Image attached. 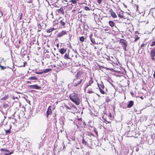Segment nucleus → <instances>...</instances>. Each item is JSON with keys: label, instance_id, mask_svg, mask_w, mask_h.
Segmentation results:
<instances>
[{"label": "nucleus", "instance_id": "1", "mask_svg": "<svg viewBox=\"0 0 155 155\" xmlns=\"http://www.w3.org/2000/svg\"><path fill=\"white\" fill-rule=\"evenodd\" d=\"M69 97L71 100L77 105H79L80 100L79 99L78 95L75 93H73L70 94Z\"/></svg>", "mask_w": 155, "mask_h": 155}, {"label": "nucleus", "instance_id": "2", "mask_svg": "<svg viewBox=\"0 0 155 155\" xmlns=\"http://www.w3.org/2000/svg\"><path fill=\"white\" fill-rule=\"evenodd\" d=\"M150 57L152 60L155 63V49L151 50L150 52Z\"/></svg>", "mask_w": 155, "mask_h": 155}, {"label": "nucleus", "instance_id": "3", "mask_svg": "<svg viewBox=\"0 0 155 155\" xmlns=\"http://www.w3.org/2000/svg\"><path fill=\"white\" fill-rule=\"evenodd\" d=\"M82 81V80L76 77V78L74 79L73 81L74 86L75 87L77 86L78 85L80 84Z\"/></svg>", "mask_w": 155, "mask_h": 155}, {"label": "nucleus", "instance_id": "4", "mask_svg": "<svg viewBox=\"0 0 155 155\" xmlns=\"http://www.w3.org/2000/svg\"><path fill=\"white\" fill-rule=\"evenodd\" d=\"M66 21V20L63 18L60 20L59 23H60V26L61 28H64L65 27V25Z\"/></svg>", "mask_w": 155, "mask_h": 155}, {"label": "nucleus", "instance_id": "5", "mask_svg": "<svg viewBox=\"0 0 155 155\" xmlns=\"http://www.w3.org/2000/svg\"><path fill=\"white\" fill-rule=\"evenodd\" d=\"M120 43L122 45V47L127 46V42L126 41L123 39H121L120 40Z\"/></svg>", "mask_w": 155, "mask_h": 155}, {"label": "nucleus", "instance_id": "6", "mask_svg": "<svg viewBox=\"0 0 155 155\" xmlns=\"http://www.w3.org/2000/svg\"><path fill=\"white\" fill-rule=\"evenodd\" d=\"M76 77L82 80L84 78V74L81 72H78L77 74Z\"/></svg>", "mask_w": 155, "mask_h": 155}, {"label": "nucleus", "instance_id": "7", "mask_svg": "<svg viewBox=\"0 0 155 155\" xmlns=\"http://www.w3.org/2000/svg\"><path fill=\"white\" fill-rule=\"evenodd\" d=\"M67 34V32L65 30L62 31L61 32H58L57 36L58 37H60L62 36L63 35H66Z\"/></svg>", "mask_w": 155, "mask_h": 155}, {"label": "nucleus", "instance_id": "8", "mask_svg": "<svg viewBox=\"0 0 155 155\" xmlns=\"http://www.w3.org/2000/svg\"><path fill=\"white\" fill-rule=\"evenodd\" d=\"M28 87L31 89H40L41 88V87L38 86L37 84H35L33 85H30L28 86Z\"/></svg>", "mask_w": 155, "mask_h": 155}, {"label": "nucleus", "instance_id": "9", "mask_svg": "<svg viewBox=\"0 0 155 155\" xmlns=\"http://www.w3.org/2000/svg\"><path fill=\"white\" fill-rule=\"evenodd\" d=\"M77 123L74 122V124L77 126L78 128L79 127L78 125H80L81 124L82 119L81 118H79L77 119L76 121Z\"/></svg>", "mask_w": 155, "mask_h": 155}, {"label": "nucleus", "instance_id": "10", "mask_svg": "<svg viewBox=\"0 0 155 155\" xmlns=\"http://www.w3.org/2000/svg\"><path fill=\"white\" fill-rule=\"evenodd\" d=\"M94 80L92 78H91L88 83H87L85 84V88L86 89L89 86L91 85L93 83Z\"/></svg>", "mask_w": 155, "mask_h": 155}, {"label": "nucleus", "instance_id": "11", "mask_svg": "<svg viewBox=\"0 0 155 155\" xmlns=\"http://www.w3.org/2000/svg\"><path fill=\"white\" fill-rule=\"evenodd\" d=\"M51 106H50L48 108L46 112L47 117V118L48 117L49 115H51L52 113V110L51 109Z\"/></svg>", "mask_w": 155, "mask_h": 155}, {"label": "nucleus", "instance_id": "12", "mask_svg": "<svg viewBox=\"0 0 155 155\" xmlns=\"http://www.w3.org/2000/svg\"><path fill=\"white\" fill-rule=\"evenodd\" d=\"M63 65L64 64L61 61H59L58 62L57 64V68L58 69L61 68L63 67Z\"/></svg>", "mask_w": 155, "mask_h": 155}, {"label": "nucleus", "instance_id": "13", "mask_svg": "<svg viewBox=\"0 0 155 155\" xmlns=\"http://www.w3.org/2000/svg\"><path fill=\"white\" fill-rule=\"evenodd\" d=\"M110 14L111 16L114 18H116L117 16L115 13L111 9L110 10Z\"/></svg>", "mask_w": 155, "mask_h": 155}, {"label": "nucleus", "instance_id": "14", "mask_svg": "<svg viewBox=\"0 0 155 155\" xmlns=\"http://www.w3.org/2000/svg\"><path fill=\"white\" fill-rule=\"evenodd\" d=\"M66 49H65L64 48H62L60 49L59 52L61 54H63L66 52Z\"/></svg>", "mask_w": 155, "mask_h": 155}, {"label": "nucleus", "instance_id": "15", "mask_svg": "<svg viewBox=\"0 0 155 155\" xmlns=\"http://www.w3.org/2000/svg\"><path fill=\"white\" fill-rule=\"evenodd\" d=\"M134 105V102L132 101H129L128 104L127 105L128 108H130L131 107Z\"/></svg>", "mask_w": 155, "mask_h": 155}, {"label": "nucleus", "instance_id": "16", "mask_svg": "<svg viewBox=\"0 0 155 155\" xmlns=\"http://www.w3.org/2000/svg\"><path fill=\"white\" fill-rule=\"evenodd\" d=\"M123 12L121 11V13L118 14V15L119 17L121 18H124L125 19V17L123 16Z\"/></svg>", "mask_w": 155, "mask_h": 155}, {"label": "nucleus", "instance_id": "17", "mask_svg": "<svg viewBox=\"0 0 155 155\" xmlns=\"http://www.w3.org/2000/svg\"><path fill=\"white\" fill-rule=\"evenodd\" d=\"M64 58L66 59H70L69 56V53L68 52L66 53L64 55Z\"/></svg>", "mask_w": 155, "mask_h": 155}, {"label": "nucleus", "instance_id": "18", "mask_svg": "<svg viewBox=\"0 0 155 155\" xmlns=\"http://www.w3.org/2000/svg\"><path fill=\"white\" fill-rule=\"evenodd\" d=\"M57 11L58 13H61L63 14L64 13V9L62 8H61L59 9H58Z\"/></svg>", "mask_w": 155, "mask_h": 155}, {"label": "nucleus", "instance_id": "19", "mask_svg": "<svg viewBox=\"0 0 155 155\" xmlns=\"http://www.w3.org/2000/svg\"><path fill=\"white\" fill-rule=\"evenodd\" d=\"M0 67L1 68V69H0L1 70H4L5 69H6L7 68H10L11 69H12V68H10L8 66L5 67V66H2L1 65L0 63Z\"/></svg>", "mask_w": 155, "mask_h": 155}, {"label": "nucleus", "instance_id": "20", "mask_svg": "<svg viewBox=\"0 0 155 155\" xmlns=\"http://www.w3.org/2000/svg\"><path fill=\"white\" fill-rule=\"evenodd\" d=\"M109 25L111 27H113L115 23L113 21H109Z\"/></svg>", "mask_w": 155, "mask_h": 155}, {"label": "nucleus", "instance_id": "21", "mask_svg": "<svg viewBox=\"0 0 155 155\" xmlns=\"http://www.w3.org/2000/svg\"><path fill=\"white\" fill-rule=\"evenodd\" d=\"M37 77L35 76H32L28 78L29 80H37Z\"/></svg>", "mask_w": 155, "mask_h": 155}, {"label": "nucleus", "instance_id": "22", "mask_svg": "<svg viewBox=\"0 0 155 155\" xmlns=\"http://www.w3.org/2000/svg\"><path fill=\"white\" fill-rule=\"evenodd\" d=\"M51 69L50 68L46 69L43 71V73H46L50 71H51Z\"/></svg>", "mask_w": 155, "mask_h": 155}, {"label": "nucleus", "instance_id": "23", "mask_svg": "<svg viewBox=\"0 0 155 155\" xmlns=\"http://www.w3.org/2000/svg\"><path fill=\"white\" fill-rule=\"evenodd\" d=\"M54 30V28H51L50 29H48L47 31L48 33H50L53 31Z\"/></svg>", "mask_w": 155, "mask_h": 155}, {"label": "nucleus", "instance_id": "24", "mask_svg": "<svg viewBox=\"0 0 155 155\" xmlns=\"http://www.w3.org/2000/svg\"><path fill=\"white\" fill-rule=\"evenodd\" d=\"M85 38L83 36H81L79 38V40L81 41V42H83L84 41Z\"/></svg>", "mask_w": 155, "mask_h": 155}, {"label": "nucleus", "instance_id": "25", "mask_svg": "<svg viewBox=\"0 0 155 155\" xmlns=\"http://www.w3.org/2000/svg\"><path fill=\"white\" fill-rule=\"evenodd\" d=\"M90 40L91 42L94 44H96V43L95 42L94 39L91 37H90Z\"/></svg>", "mask_w": 155, "mask_h": 155}, {"label": "nucleus", "instance_id": "26", "mask_svg": "<svg viewBox=\"0 0 155 155\" xmlns=\"http://www.w3.org/2000/svg\"><path fill=\"white\" fill-rule=\"evenodd\" d=\"M82 143L84 145H87V142L86 141L84 140V139H83L82 141Z\"/></svg>", "mask_w": 155, "mask_h": 155}, {"label": "nucleus", "instance_id": "27", "mask_svg": "<svg viewBox=\"0 0 155 155\" xmlns=\"http://www.w3.org/2000/svg\"><path fill=\"white\" fill-rule=\"evenodd\" d=\"M38 145L39 146V148L41 147L42 146H43V143L42 142H40L39 143H38Z\"/></svg>", "mask_w": 155, "mask_h": 155}, {"label": "nucleus", "instance_id": "28", "mask_svg": "<svg viewBox=\"0 0 155 155\" xmlns=\"http://www.w3.org/2000/svg\"><path fill=\"white\" fill-rule=\"evenodd\" d=\"M1 151H5L6 152H9V151L8 150L5 149H1Z\"/></svg>", "mask_w": 155, "mask_h": 155}, {"label": "nucleus", "instance_id": "29", "mask_svg": "<svg viewBox=\"0 0 155 155\" xmlns=\"http://www.w3.org/2000/svg\"><path fill=\"white\" fill-rule=\"evenodd\" d=\"M146 45V44H142L139 47V49H140L143 47L144 46Z\"/></svg>", "mask_w": 155, "mask_h": 155}, {"label": "nucleus", "instance_id": "30", "mask_svg": "<svg viewBox=\"0 0 155 155\" xmlns=\"http://www.w3.org/2000/svg\"><path fill=\"white\" fill-rule=\"evenodd\" d=\"M9 107L8 104H5L3 105V107L5 108H7Z\"/></svg>", "mask_w": 155, "mask_h": 155}, {"label": "nucleus", "instance_id": "31", "mask_svg": "<svg viewBox=\"0 0 155 155\" xmlns=\"http://www.w3.org/2000/svg\"><path fill=\"white\" fill-rule=\"evenodd\" d=\"M99 86L101 87V88H102V89H104V85H103V83H102L101 84H100Z\"/></svg>", "mask_w": 155, "mask_h": 155}, {"label": "nucleus", "instance_id": "32", "mask_svg": "<svg viewBox=\"0 0 155 155\" xmlns=\"http://www.w3.org/2000/svg\"><path fill=\"white\" fill-rule=\"evenodd\" d=\"M87 93L89 94L94 93L93 91H92L91 89H89L87 91Z\"/></svg>", "mask_w": 155, "mask_h": 155}, {"label": "nucleus", "instance_id": "33", "mask_svg": "<svg viewBox=\"0 0 155 155\" xmlns=\"http://www.w3.org/2000/svg\"><path fill=\"white\" fill-rule=\"evenodd\" d=\"M84 9L86 11H89L90 10V8L89 7L87 6H85L84 7Z\"/></svg>", "mask_w": 155, "mask_h": 155}, {"label": "nucleus", "instance_id": "34", "mask_svg": "<svg viewBox=\"0 0 155 155\" xmlns=\"http://www.w3.org/2000/svg\"><path fill=\"white\" fill-rule=\"evenodd\" d=\"M35 74H43V71H42L41 72L36 71V72H35Z\"/></svg>", "mask_w": 155, "mask_h": 155}, {"label": "nucleus", "instance_id": "35", "mask_svg": "<svg viewBox=\"0 0 155 155\" xmlns=\"http://www.w3.org/2000/svg\"><path fill=\"white\" fill-rule=\"evenodd\" d=\"M139 38L138 37H137L135 38L134 41V42H136L137 40L139 39Z\"/></svg>", "mask_w": 155, "mask_h": 155}, {"label": "nucleus", "instance_id": "36", "mask_svg": "<svg viewBox=\"0 0 155 155\" xmlns=\"http://www.w3.org/2000/svg\"><path fill=\"white\" fill-rule=\"evenodd\" d=\"M155 45V41H153L152 42L151 44L150 45L151 46H153Z\"/></svg>", "mask_w": 155, "mask_h": 155}, {"label": "nucleus", "instance_id": "37", "mask_svg": "<svg viewBox=\"0 0 155 155\" xmlns=\"http://www.w3.org/2000/svg\"><path fill=\"white\" fill-rule=\"evenodd\" d=\"M5 133L6 134H10V130H6Z\"/></svg>", "mask_w": 155, "mask_h": 155}, {"label": "nucleus", "instance_id": "38", "mask_svg": "<svg viewBox=\"0 0 155 155\" xmlns=\"http://www.w3.org/2000/svg\"><path fill=\"white\" fill-rule=\"evenodd\" d=\"M8 97L7 96L4 97L2 98V99L3 100H5L6 99H8Z\"/></svg>", "mask_w": 155, "mask_h": 155}, {"label": "nucleus", "instance_id": "39", "mask_svg": "<svg viewBox=\"0 0 155 155\" xmlns=\"http://www.w3.org/2000/svg\"><path fill=\"white\" fill-rule=\"evenodd\" d=\"M71 2L73 4H76L77 3V2L76 0H71Z\"/></svg>", "mask_w": 155, "mask_h": 155}, {"label": "nucleus", "instance_id": "40", "mask_svg": "<svg viewBox=\"0 0 155 155\" xmlns=\"http://www.w3.org/2000/svg\"><path fill=\"white\" fill-rule=\"evenodd\" d=\"M100 92L102 94H104L105 93L104 91L102 89H101Z\"/></svg>", "mask_w": 155, "mask_h": 155}, {"label": "nucleus", "instance_id": "41", "mask_svg": "<svg viewBox=\"0 0 155 155\" xmlns=\"http://www.w3.org/2000/svg\"><path fill=\"white\" fill-rule=\"evenodd\" d=\"M71 107H72L74 109H77L75 105H74L73 104L71 105Z\"/></svg>", "mask_w": 155, "mask_h": 155}, {"label": "nucleus", "instance_id": "42", "mask_svg": "<svg viewBox=\"0 0 155 155\" xmlns=\"http://www.w3.org/2000/svg\"><path fill=\"white\" fill-rule=\"evenodd\" d=\"M102 0H97V2L98 4L100 5L101 2Z\"/></svg>", "mask_w": 155, "mask_h": 155}, {"label": "nucleus", "instance_id": "43", "mask_svg": "<svg viewBox=\"0 0 155 155\" xmlns=\"http://www.w3.org/2000/svg\"><path fill=\"white\" fill-rule=\"evenodd\" d=\"M12 153V152H10L9 153H6L5 154H4L3 155H9L11 154Z\"/></svg>", "mask_w": 155, "mask_h": 155}, {"label": "nucleus", "instance_id": "44", "mask_svg": "<svg viewBox=\"0 0 155 155\" xmlns=\"http://www.w3.org/2000/svg\"><path fill=\"white\" fill-rule=\"evenodd\" d=\"M126 47L127 46H124L122 47L123 49H124L125 51H127Z\"/></svg>", "mask_w": 155, "mask_h": 155}, {"label": "nucleus", "instance_id": "45", "mask_svg": "<svg viewBox=\"0 0 155 155\" xmlns=\"http://www.w3.org/2000/svg\"><path fill=\"white\" fill-rule=\"evenodd\" d=\"M65 107H66L67 110H71V108L69 107L68 106H67L66 105V106H65Z\"/></svg>", "mask_w": 155, "mask_h": 155}, {"label": "nucleus", "instance_id": "46", "mask_svg": "<svg viewBox=\"0 0 155 155\" xmlns=\"http://www.w3.org/2000/svg\"><path fill=\"white\" fill-rule=\"evenodd\" d=\"M26 64V62H24L23 65L22 66H21L23 67H25V64Z\"/></svg>", "mask_w": 155, "mask_h": 155}, {"label": "nucleus", "instance_id": "47", "mask_svg": "<svg viewBox=\"0 0 155 155\" xmlns=\"http://www.w3.org/2000/svg\"><path fill=\"white\" fill-rule=\"evenodd\" d=\"M153 16L154 17H155V12H153Z\"/></svg>", "mask_w": 155, "mask_h": 155}, {"label": "nucleus", "instance_id": "48", "mask_svg": "<svg viewBox=\"0 0 155 155\" xmlns=\"http://www.w3.org/2000/svg\"><path fill=\"white\" fill-rule=\"evenodd\" d=\"M98 84V87L99 88V89L100 90V91L101 89H102V88H101V87L99 86V84Z\"/></svg>", "mask_w": 155, "mask_h": 155}, {"label": "nucleus", "instance_id": "49", "mask_svg": "<svg viewBox=\"0 0 155 155\" xmlns=\"http://www.w3.org/2000/svg\"><path fill=\"white\" fill-rule=\"evenodd\" d=\"M106 59L107 60H109V61L110 60V58L109 57H108V58H107Z\"/></svg>", "mask_w": 155, "mask_h": 155}, {"label": "nucleus", "instance_id": "50", "mask_svg": "<svg viewBox=\"0 0 155 155\" xmlns=\"http://www.w3.org/2000/svg\"><path fill=\"white\" fill-rule=\"evenodd\" d=\"M22 14L21 13V15H20V17L19 18V19L20 20H21V17H22Z\"/></svg>", "mask_w": 155, "mask_h": 155}, {"label": "nucleus", "instance_id": "51", "mask_svg": "<svg viewBox=\"0 0 155 155\" xmlns=\"http://www.w3.org/2000/svg\"><path fill=\"white\" fill-rule=\"evenodd\" d=\"M27 83H28V84H31V82L30 81H27L26 82Z\"/></svg>", "mask_w": 155, "mask_h": 155}, {"label": "nucleus", "instance_id": "52", "mask_svg": "<svg viewBox=\"0 0 155 155\" xmlns=\"http://www.w3.org/2000/svg\"><path fill=\"white\" fill-rule=\"evenodd\" d=\"M153 77L154 78H155V70L154 71V73L153 74Z\"/></svg>", "mask_w": 155, "mask_h": 155}, {"label": "nucleus", "instance_id": "53", "mask_svg": "<svg viewBox=\"0 0 155 155\" xmlns=\"http://www.w3.org/2000/svg\"><path fill=\"white\" fill-rule=\"evenodd\" d=\"M3 58H0V61H3Z\"/></svg>", "mask_w": 155, "mask_h": 155}, {"label": "nucleus", "instance_id": "54", "mask_svg": "<svg viewBox=\"0 0 155 155\" xmlns=\"http://www.w3.org/2000/svg\"><path fill=\"white\" fill-rule=\"evenodd\" d=\"M76 10L75 9H73V10H72V12H75V11Z\"/></svg>", "mask_w": 155, "mask_h": 155}, {"label": "nucleus", "instance_id": "55", "mask_svg": "<svg viewBox=\"0 0 155 155\" xmlns=\"http://www.w3.org/2000/svg\"><path fill=\"white\" fill-rule=\"evenodd\" d=\"M88 147L89 148V149H92V147L90 146H88Z\"/></svg>", "mask_w": 155, "mask_h": 155}, {"label": "nucleus", "instance_id": "56", "mask_svg": "<svg viewBox=\"0 0 155 155\" xmlns=\"http://www.w3.org/2000/svg\"><path fill=\"white\" fill-rule=\"evenodd\" d=\"M15 98H18L17 97H15L13 96V99H14Z\"/></svg>", "mask_w": 155, "mask_h": 155}, {"label": "nucleus", "instance_id": "57", "mask_svg": "<svg viewBox=\"0 0 155 155\" xmlns=\"http://www.w3.org/2000/svg\"><path fill=\"white\" fill-rule=\"evenodd\" d=\"M57 47H59V44H57Z\"/></svg>", "mask_w": 155, "mask_h": 155}, {"label": "nucleus", "instance_id": "58", "mask_svg": "<svg viewBox=\"0 0 155 155\" xmlns=\"http://www.w3.org/2000/svg\"><path fill=\"white\" fill-rule=\"evenodd\" d=\"M124 7H125V8H127V6L126 5H124Z\"/></svg>", "mask_w": 155, "mask_h": 155}, {"label": "nucleus", "instance_id": "59", "mask_svg": "<svg viewBox=\"0 0 155 155\" xmlns=\"http://www.w3.org/2000/svg\"><path fill=\"white\" fill-rule=\"evenodd\" d=\"M131 94H134V93L132 92V93H131Z\"/></svg>", "mask_w": 155, "mask_h": 155}, {"label": "nucleus", "instance_id": "60", "mask_svg": "<svg viewBox=\"0 0 155 155\" xmlns=\"http://www.w3.org/2000/svg\"><path fill=\"white\" fill-rule=\"evenodd\" d=\"M39 26H40V27L41 26L40 25H38V27H39Z\"/></svg>", "mask_w": 155, "mask_h": 155}, {"label": "nucleus", "instance_id": "61", "mask_svg": "<svg viewBox=\"0 0 155 155\" xmlns=\"http://www.w3.org/2000/svg\"><path fill=\"white\" fill-rule=\"evenodd\" d=\"M122 38H123V37H124V36H123V35H122Z\"/></svg>", "mask_w": 155, "mask_h": 155}, {"label": "nucleus", "instance_id": "62", "mask_svg": "<svg viewBox=\"0 0 155 155\" xmlns=\"http://www.w3.org/2000/svg\"><path fill=\"white\" fill-rule=\"evenodd\" d=\"M15 114V113L14 114H13V115H12V116H14V114Z\"/></svg>", "mask_w": 155, "mask_h": 155}, {"label": "nucleus", "instance_id": "63", "mask_svg": "<svg viewBox=\"0 0 155 155\" xmlns=\"http://www.w3.org/2000/svg\"><path fill=\"white\" fill-rule=\"evenodd\" d=\"M111 116V114H110V116Z\"/></svg>", "mask_w": 155, "mask_h": 155}, {"label": "nucleus", "instance_id": "64", "mask_svg": "<svg viewBox=\"0 0 155 155\" xmlns=\"http://www.w3.org/2000/svg\"><path fill=\"white\" fill-rule=\"evenodd\" d=\"M111 116V114H110V116Z\"/></svg>", "mask_w": 155, "mask_h": 155}]
</instances>
